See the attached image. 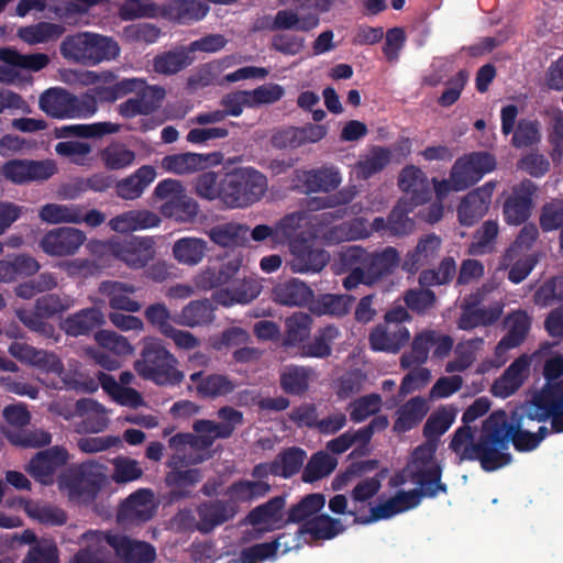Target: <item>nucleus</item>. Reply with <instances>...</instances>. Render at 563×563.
Instances as JSON below:
<instances>
[{
  "label": "nucleus",
  "mask_w": 563,
  "mask_h": 563,
  "mask_svg": "<svg viewBox=\"0 0 563 563\" xmlns=\"http://www.w3.org/2000/svg\"><path fill=\"white\" fill-rule=\"evenodd\" d=\"M419 505L418 496L412 490H398L386 501L372 506L368 516L361 515L358 509H354V523H371L389 519L398 514L413 509Z\"/></svg>",
  "instance_id": "a211bd4d"
},
{
  "label": "nucleus",
  "mask_w": 563,
  "mask_h": 563,
  "mask_svg": "<svg viewBox=\"0 0 563 563\" xmlns=\"http://www.w3.org/2000/svg\"><path fill=\"white\" fill-rule=\"evenodd\" d=\"M38 218L48 224H78L82 221V208L79 205L46 203L40 208Z\"/></svg>",
  "instance_id": "49530a36"
},
{
  "label": "nucleus",
  "mask_w": 563,
  "mask_h": 563,
  "mask_svg": "<svg viewBox=\"0 0 563 563\" xmlns=\"http://www.w3.org/2000/svg\"><path fill=\"white\" fill-rule=\"evenodd\" d=\"M136 158L135 152L122 143H111L100 152V159L106 168L117 170L133 165Z\"/></svg>",
  "instance_id": "bf43d9fd"
},
{
  "label": "nucleus",
  "mask_w": 563,
  "mask_h": 563,
  "mask_svg": "<svg viewBox=\"0 0 563 563\" xmlns=\"http://www.w3.org/2000/svg\"><path fill=\"white\" fill-rule=\"evenodd\" d=\"M161 217L147 209H132L111 218L109 228L118 233L143 231L159 227Z\"/></svg>",
  "instance_id": "bb28decb"
},
{
  "label": "nucleus",
  "mask_w": 563,
  "mask_h": 563,
  "mask_svg": "<svg viewBox=\"0 0 563 563\" xmlns=\"http://www.w3.org/2000/svg\"><path fill=\"white\" fill-rule=\"evenodd\" d=\"M170 445L176 450V454L173 456L170 464L175 468V472L169 474L168 481L181 485L195 484L200 479L198 470L190 468L181 471L179 467L183 465V459L185 454L194 449L192 435L190 434H178L170 439Z\"/></svg>",
  "instance_id": "473e14b6"
},
{
  "label": "nucleus",
  "mask_w": 563,
  "mask_h": 563,
  "mask_svg": "<svg viewBox=\"0 0 563 563\" xmlns=\"http://www.w3.org/2000/svg\"><path fill=\"white\" fill-rule=\"evenodd\" d=\"M536 191L537 186L530 179L521 180L514 188L512 195L504 203V218L508 224L519 225L529 219Z\"/></svg>",
  "instance_id": "412c9836"
},
{
  "label": "nucleus",
  "mask_w": 563,
  "mask_h": 563,
  "mask_svg": "<svg viewBox=\"0 0 563 563\" xmlns=\"http://www.w3.org/2000/svg\"><path fill=\"white\" fill-rule=\"evenodd\" d=\"M208 252V242L196 236H186L174 242L173 257L181 265H199Z\"/></svg>",
  "instance_id": "ea45409f"
},
{
  "label": "nucleus",
  "mask_w": 563,
  "mask_h": 563,
  "mask_svg": "<svg viewBox=\"0 0 563 563\" xmlns=\"http://www.w3.org/2000/svg\"><path fill=\"white\" fill-rule=\"evenodd\" d=\"M442 240L434 233L419 239L416 247L404 260L402 269L416 274L423 266L430 265L439 255Z\"/></svg>",
  "instance_id": "c85d7f7f"
},
{
  "label": "nucleus",
  "mask_w": 563,
  "mask_h": 563,
  "mask_svg": "<svg viewBox=\"0 0 563 563\" xmlns=\"http://www.w3.org/2000/svg\"><path fill=\"white\" fill-rule=\"evenodd\" d=\"M18 501L26 516L41 525L62 526L67 520L64 510L48 503L25 498H20Z\"/></svg>",
  "instance_id": "a19ab883"
},
{
  "label": "nucleus",
  "mask_w": 563,
  "mask_h": 563,
  "mask_svg": "<svg viewBox=\"0 0 563 563\" xmlns=\"http://www.w3.org/2000/svg\"><path fill=\"white\" fill-rule=\"evenodd\" d=\"M68 460L67 452L59 446L37 453L26 465V472L38 483L49 485L54 481L55 472Z\"/></svg>",
  "instance_id": "393cba45"
},
{
  "label": "nucleus",
  "mask_w": 563,
  "mask_h": 563,
  "mask_svg": "<svg viewBox=\"0 0 563 563\" xmlns=\"http://www.w3.org/2000/svg\"><path fill=\"white\" fill-rule=\"evenodd\" d=\"M40 108L54 118H71V95L63 89H48L40 97Z\"/></svg>",
  "instance_id": "3c124183"
},
{
  "label": "nucleus",
  "mask_w": 563,
  "mask_h": 563,
  "mask_svg": "<svg viewBox=\"0 0 563 563\" xmlns=\"http://www.w3.org/2000/svg\"><path fill=\"white\" fill-rule=\"evenodd\" d=\"M343 530L344 527L340 520L332 519L327 515L318 516L309 519L295 536H289L291 542H285V549L282 552L287 553L294 549H298L301 547L302 542L310 543L312 541L333 539Z\"/></svg>",
  "instance_id": "f3484780"
},
{
  "label": "nucleus",
  "mask_w": 563,
  "mask_h": 563,
  "mask_svg": "<svg viewBox=\"0 0 563 563\" xmlns=\"http://www.w3.org/2000/svg\"><path fill=\"white\" fill-rule=\"evenodd\" d=\"M108 483L107 467L98 461H87L78 468L77 477L70 481L64 476L59 489L70 499L89 501Z\"/></svg>",
  "instance_id": "9b49d317"
},
{
  "label": "nucleus",
  "mask_w": 563,
  "mask_h": 563,
  "mask_svg": "<svg viewBox=\"0 0 563 563\" xmlns=\"http://www.w3.org/2000/svg\"><path fill=\"white\" fill-rule=\"evenodd\" d=\"M195 60L187 47H181L157 56L154 59V69L157 73L170 75L189 66Z\"/></svg>",
  "instance_id": "052dcab7"
},
{
  "label": "nucleus",
  "mask_w": 563,
  "mask_h": 563,
  "mask_svg": "<svg viewBox=\"0 0 563 563\" xmlns=\"http://www.w3.org/2000/svg\"><path fill=\"white\" fill-rule=\"evenodd\" d=\"M496 181L489 180L470 191L457 207V217L462 225L472 227L488 211Z\"/></svg>",
  "instance_id": "6ab92c4d"
},
{
  "label": "nucleus",
  "mask_w": 563,
  "mask_h": 563,
  "mask_svg": "<svg viewBox=\"0 0 563 563\" xmlns=\"http://www.w3.org/2000/svg\"><path fill=\"white\" fill-rule=\"evenodd\" d=\"M455 410L452 408L442 407L431 413L423 426V437L429 442L439 441L440 437L444 434L455 420Z\"/></svg>",
  "instance_id": "6e6d98bb"
},
{
  "label": "nucleus",
  "mask_w": 563,
  "mask_h": 563,
  "mask_svg": "<svg viewBox=\"0 0 563 563\" xmlns=\"http://www.w3.org/2000/svg\"><path fill=\"white\" fill-rule=\"evenodd\" d=\"M416 207L410 201L399 200L388 214L389 236H404L415 230V221L408 217L412 208Z\"/></svg>",
  "instance_id": "4d7b16f0"
},
{
  "label": "nucleus",
  "mask_w": 563,
  "mask_h": 563,
  "mask_svg": "<svg viewBox=\"0 0 563 563\" xmlns=\"http://www.w3.org/2000/svg\"><path fill=\"white\" fill-rule=\"evenodd\" d=\"M399 253L393 246L382 252L368 253L361 246L354 245V287L358 284L372 285L384 276L389 275L398 266Z\"/></svg>",
  "instance_id": "6e6552de"
},
{
  "label": "nucleus",
  "mask_w": 563,
  "mask_h": 563,
  "mask_svg": "<svg viewBox=\"0 0 563 563\" xmlns=\"http://www.w3.org/2000/svg\"><path fill=\"white\" fill-rule=\"evenodd\" d=\"M336 460L324 452H318L311 456L302 473L306 483H313L330 475L336 467Z\"/></svg>",
  "instance_id": "0e129e2a"
},
{
  "label": "nucleus",
  "mask_w": 563,
  "mask_h": 563,
  "mask_svg": "<svg viewBox=\"0 0 563 563\" xmlns=\"http://www.w3.org/2000/svg\"><path fill=\"white\" fill-rule=\"evenodd\" d=\"M543 376L545 384L536 390L528 400L544 397L556 406V412L563 415V355L556 354L544 362Z\"/></svg>",
  "instance_id": "4be33fe9"
},
{
  "label": "nucleus",
  "mask_w": 563,
  "mask_h": 563,
  "mask_svg": "<svg viewBox=\"0 0 563 563\" xmlns=\"http://www.w3.org/2000/svg\"><path fill=\"white\" fill-rule=\"evenodd\" d=\"M91 253L109 249L111 253L132 268H142L154 257V241L148 236H132L123 242L111 241L106 244L92 240L87 244Z\"/></svg>",
  "instance_id": "f8f14e48"
},
{
  "label": "nucleus",
  "mask_w": 563,
  "mask_h": 563,
  "mask_svg": "<svg viewBox=\"0 0 563 563\" xmlns=\"http://www.w3.org/2000/svg\"><path fill=\"white\" fill-rule=\"evenodd\" d=\"M56 170V164L51 159H11L0 167L1 175L15 185L44 181L51 178Z\"/></svg>",
  "instance_id": "4468645a"
},
{
  "label": "nucleus",
  "mask_w": 563,
  "mask_h": 563,
  "mask_svg": "<svg viewBox=\"0 0 563 563\" xmlns=\"http://www.w3.org/2000/svg\"><path fill=\"white\" fill-rule=\"evenodd\" d=\"M214 319V307L209 300L190 301L175 317V322L180 325L194 328L209 324Z\"/></svg>",
  "instance_id": "de8ad7c7"
},
{
  "label": "nucleus",
  "mask_w": 563,
  "mask_h": 563,
  "mask_svg": "<svg viewBox=\"0 0 563 563\" xmlns=\"http://www.w3.org/2000/svg\"><path fill=\"white\" fill-rule=\"evenodd\" d=\"M267 189L264 175L252 168H239L223 178L222 203L244 208L258 201Z\"/></svg>",
  "instance_id": "20e7f679"
},
{
  "label": "nucleus",
  "mask_w": 563,
  "mask_h": 563,
  "mask_svg": "<svg viewBox=\"0 0 563 563\" xmlns=\"http://www.w3.org/2000/svg\"><path fill=\"white\" fill-rule=\"evenodd\" d=\"M456 275V263L453 257H444L437 269H423L419 275L422 287L442 286L452 282Z\"/></svg>",
  "instance_id": "680f3d73"
},
{
  "label": "nucleus",
  "mask_w": 563,
  "mask_h": 563,
  "mask_svg": "<svg viewBox=\"0 0 563 563\" xmlns=\"http://www.w3.org/2000/svg\"><path fill=\"white\" fill-rule=\"evenodd\" d=\"M0 60L4 63L0 66V82H13L18 76V69L37 71L48 64V57L45 54L22 55L10 48L0 49Z\"/></svg>",
  "instance_id": "b1692460"
},
{
  "label": "nucleus",
  "mask_w": 563,
  "mask_h": 563,
  "mask_svg": "<svg viewBox=\"0 0 563 563\" xmlns=\"http://www.w3.org/2000/svg\"><path fill=\"white\" fill-rule=\"evenodd\" d=\"M112 474L111 479L117 484H126L135 482L143 475V468L139 461L119 455L111 461Z\"/></svg>",
  "instance_id": "69168bd1"
},
{
  "label": "nucleus",
  "mask_w": 563,
  "mask_h": 563,
  "mask_svg": "<svg viewBox=\"0 0 563 563\" xmlns=\"http://www.w3.org/2000/svg\"><path fill=\"white\" fill-rule=\"evenodd\" d=\"M87 241L86 233L74 227L48 230L40 240L41 250L49 256H71Z\"/></svg>",
  "instance_id": "2eb2a0df"
},
{
  "label": "nucleus",
  "mask_w": 563,
  "mask_h": 563,
  "mask_svg": "<svg viewBox=\"0 0 563 563\" xmlns=\"http://www.w3.org/2000/svg\"><path fill=\"white\" fill-rule=\"evenodd\" d=\"M410 340L405 325H377L369 334L372 350L398 353Z\"/></svg>",
  "instance_id": "2f4dec72"
},
{
  "label": "nucleus",
  "mask_w": 563,
  "mask_h": 563,
  "mask_svg": "<svg viewBox=\"0 0 563 563\" xmlns=\"http://www.w3.org/2000/svg\"><path fill=\"white\" fill-rule=\"evenodd\" d=\"M319 16L316 13L299 14L297 11L285 9L276 13L273 27L279 30H294L309 32L319 25Z\"/></svg>",
  "instance_id": "09e8293b"
},
{
  "label": "nucleus",
  "mask_w": 563,
  "mask_h": 563,
  "mask_svg": "<svg viewBox=\"0 0 563 563\" xmlns=\"http://www.w3.org/2000/svg\"><path fill=\"white\" fill-rule=\"evenodd\" d=\"M153 196L163 201L158 207L161 214L179 223H192L198 213L199 205L188 196L184 185L177 179H164L159 181Z\"/></svg>",
  "instance_id": "0eeeda50"
},
{
  "label": "nucleus",
  "mask_w": 563,
  "mask_h": 563,
  "mask_svg": "<svg viewBox=\"0 0 563 563\" xmlns=\"http://www.w3.org/2000/svg\"><path fill=\"white\" fill-rule=\"evenodd\" d=\"M285 345H297L308 338L311 330V318L303 312H296L285 321Z\"/></svg>",
  "instance_id": "338daca9"
},
{
  "label": "nucleus",
  "mask_w": 563,
  "mask_h": 563,
  "mask_svg": "<svg viewBox=\"0 0 563 563\" xmlns=\"http://www.w3.org/2000/svg\"><path fill=\"white\" fill-rule=\"evenodd\" d=\"M10 354L16 360L30 364L42 373L53 374L58 377V382L52 383L55 388H77L80 382L65 372V367L60 358L52 352L36 350L31 345L14 342L9 347Z\"/></svg>",
  "instance_id": "9d476101"
},
{
  "label": "nucleus",
  "mask_w": 563,
  "mask_h": 563,
  "mask_svg": "<svg viewBox=\"0 0 563 563\" xmlns=\"http://www.w3.org/2000/svg\"><path fill=\"white\" fill-rule=\"evenodd\" d=\"M289 536H280L272 543H261L249 549H245L239 560H231L228 563H263L266 560L274 559L278 552L285 549V542L288 541Z\"/></svg>",
  "instance_id": "864d4df0"
},
{
  "label": "nucleus",
  "mask_w": 563,
  "mask_h": 563,
  "mask_svg": "<svg viewBox=\"0 0 563 563\" xmlns=\"http://www.w3.org/2000/svg\"><path fill=\"white\" fill-rule=\"evenodd\" d=\"M148 87L141 78H128L111 87H97L96 93L100 101L112 102L130 93L137 95Z\"/></svg>",
  "instance_id": "13d9d810"
},
{
  "label": "nucleus",
  "mask_w": 563,
  "mask_h": 563,
  "mask_svg": "<svg viewBox=\"0 0 563 563\" xmlns=\"http://www.w3.org/2000/svg\"><path fill=\"white\" fill-rule=\"evenodd\" d=\"M71 306L73 300L69 298L47 295L37 299L36 312L34 314L23 310H18L16 314L29 329L51 338L53 336L54 328L46 323L43 318L52 317L55 313L69 309Z\"/></svg>",
  "instance_id": "dca6fc26"
},
{
  "label": "nucleus",
  "mask_w": 563,
  "mask_h": 563,
  "mask_svg": "<svg viewBox=\"0 0 563 563\" xmlns=\"http://www.w3.org/2000/svg\"><path fill=\"white\" fill-rule=\"evenodd\" d=\"M99 380L102 389L119 405L137 408L144 405L139 391L131 387L122 386L112 376L100 374Z\"/></svg>",
  "instance_id": "8fccbe9b"
},
{
  "label": "nucleus",
  "mask_w": 563,
  "mask_h": 563,
  "mask_svg": "<svg viewBox=\"0 0 563 563\" xmlns=\"http://www.w3.org/2000/svg\"><path fill=\"white\" fill-rule=\"evenodd\" d=\"M104 323V316L100 309H84L62 322V329L73 336L84 335L93 328Z\"/></svg>",
  "instance_id": "a18cd8bd"
},
{
  "label": "nucleus",
  "mask_w": 563,
  "mask_h": 563,
  "mask_svg": "<svg viewBox=\"0 0 563 563\" xmlns=\"http://www.w3.org/2000/svg\"><path fill=\"white\" fill-rule=\"evenodd\" d=\"M77 416L82 418V430L99 433L109 424V411L93 399H80L76 402Z\"/></svg>",
  "instance_id": "79ce46f5"
},
{
  "label": "nucleus",
  "mask_w": 563,
  "mask_h": 563,
  "mask_svg": "<svg viewBox=\"0 0 563 563\" xmlns=\"http://www.w3.org/2000/svg\"><path fill=\"white\" fill-rule=\"evenodd\" d=\"M399 188L410 195V202L420 206L431 199V190L426 174L415 165L402 168L398 176Z\"/></svg>",
  "instance_id": "c756f323"
},
{
  "label": "nucleus",
  "mask_w": 563,
  "mask_h": 563,
  "mask_svg": "<svg viewBox=\"0 0 563 563\" xmlns=\"http://www.w3.org/2000/svg\"><path fill=\"white\" fill-rule=\"evenodd\" d=\"M495 168L496 158L493 154L483 151L472 152L454 162L451 176L457 189L466 190Z\"/></svg>",
  "instance_id": "ddd939ff"
},
{
  "label": "nucleus",
  "mask_w": 563,
  "mask_h": 563,
  "mask_svg": "<svg viewBox=\"0 0 563 563\" xmlns=\"http://www.w3.org/2000/svg\"><path fill=\"white\" fill-rule=\"evenodd\" d=\"M62 54L76 62L98 64L115 58L120 48L112 38L96 33H78L62 43Z\"/></svg>",
  "instance_id": "423d86ee"
},
{
  "label": "nucleus",
  "mask_w": 563,
  "mask_h": 563,
  "mask_svg": "<svg viewBox=\"0 0 563 563\" xmlns=\"http://www.w3.org/2000/svg\"><path fill=\"white\" fill-rule=\"evenodd\" d=\"M453 339L437 330L427 329L415 334L410 350L400 356V367L412 368L424 364L432 351V357L443 360L453 349Z\"/></svg>",
  "instance_id": "1a4fd4ad"
},
{
  "label": "nucleus",
  "mask_w": 563,
  "mask_h": 563,
  "mask_svg": "<svg viewBox=\"0 0 563 563\" xmlns=\"http://www.w3.org/2000/svg\"><path fill=\"white\" fill-rule=\"evenodd\" d=\"M556 406L543 396L526 400L511 411L510 417L504 410L493 411L482 423L477 441H474L472 427H459L452 434L449 449L463 461H478L486 472L497 471L508 465L512 456L506 451L511 442L518 452L536 450L549 434L545 426L531 432V422L551 421L555 433L563 432V415L556 412Z\"/></svg>",
  "instance_id": "f257e3e1"
},
{
  "label": "nucleus",
  "mask_w": 563,
  "mask_h": 563,
  "mask_svg": "<svg viewBox=\"0 0 563 563\" xmlns=\"http://www.w3.org/2000/svg\"><path fill=\"white\" fill-rule=\"evenodd\" d=\"M506 323L508 331L496 345L497 355L523 343L531 328V318L527 311L516 310L507 316Z\"/></svg>",
  "instance_id": "72a5a7b5"
},
{
  "label": "nucleus",
  "mask_w": 563,
  "mask_h": 563,
  "mask_svg": "<svg viewBox=\"0 0 563 563\" xmlns=\"http://www.w3.org/2000/svg\"><path fill=\"white\" fill-rule=\"evenodd\" d=\"M220 162L221 155L219 153L199 154L187 152L166 155L161 159L159 166L166 173L187 175L218 165Z\"/></svg>",
  "instance_id": "5701e85b"
},
{
  "label": "nucleus",
  "mask_w": 563,
  "mask_h": 563,
  "mask_svg": "<svg viewBox=\"0 0 563 563\" xmlns=\"http://www.w3.org/2000/svg\"><path fill=\"white\" fill-rule=\"evenodd\" d=\"M210 240L220 246H238L247 241L249 228L239 223H221L208 231Z\"/></svg>",
  "instance_id": "603ef678"
},
{
  "label": "nucleus",
  "mask_w": 563,
  "mask_h": 563,
  "mask_svg": "<svg viewBox=\"0 0 563 563\" xmlns=\"http://www.w3.org/2000/svg\"><path fill=\"white\" fill-rule=\"evenodd\" d=\"M134 369L145 378L156 384H174L183 378L176 368L175 357L165 349L157 339L144 340V347L141 357L135 361Z\"/></svg>",
  "instance_id": "39448f33"
},
{
  "label": "nucleus",
  "mask_w": 563,
  "mask_h": 563,
  "mask_svg": "<svg viewBox=\"0 0 563 563\" xmlns=\"http://www.w3.org/2000/svg\"><path fill=\"white\" fill-rule=\"evenodd\" d=\"M208 12L209 7L198 0H175L164 8L143 0H126L121 7L124 19L165 18L181 24L202 20Z\"/></svg>",
  "instance_id": "7ed1b4c3"
},
{
  "label": "nucleus",
  "mask_w": 563,
  "mask_h": 563,
  "mask_svg": "<svg viewBox=\"0 0 563 563\" xmlns=\"http://www.w3.org/2000/svg\"><path fill=\"white\" fill-rule=\"evenodd\" d=\"M305 459L306 452L303 450L291 448L283 452L274 463L257 465L253 471V475L255 477H264L271 473L289 477L301 468Z\"/></svg>",
  "instance_id": "c9c22d12"
},
{
  "label": "nucleus",
  "mask_w": 563,
  "mask_h": 563,
  "mask_svg": "<svg viewBox=\"0 0 563 563\" xmlns=\"http://www.w3.org/2000/svg\"><path fill=\"white\" fill-rule=\"evenodd\" d=\"M165 97V90L158 86H152L119 104V113L124 118L148 114L153 112Z\"/></svg>",
  "instance_id": "f704fd0d"
},
{
  "label": "nucleus",
  "mask_w": 563,
  "mask_h": 563,
  "mask_svg": "<svg viewBox=\"0 0 563 563\" xmlns=\"http://www.w3.org/2000/svg\"><path fill=\"white\" fill-rule=\"evenodd\" d=\"M428 411L429 406L423 397H412L398 409L394 430L397 432L410 431L424 419Z\"/></svg>",
  "instance_id": "c03bdc74"
},
{
  "label": "nucleus",
  "mask_w": 563,
  "mask_h": 563,
  "mask_svg": "<svg viewBox=\"0 0 563 563\" xmlns=\"http://www.w3.org/2000/svg\"><path fill=\"white\" fill-rule=\"evenodd\" d=\"M393 159V152L389 147L373 145L367 154L362 155L354 165L358 179L367 180L382 173Z\"/></svg>",
  "instance_id": "58836bf2"
},
{
  "label": "nucleus",
  "mask_w": 563,
  "mask_h": 563,
  "mask_svg": "<svg viewBox=\"0 0 563 563\" xmlns=\"http://www.w3.org/2000/svg\"><path fill=\"white\" fill-rule=\"evenodd\" d=\"M156 176L157 173L153 166L143 165L133 174L119 180L115 186V192L121 199L135 200L143 195Z\"/></svg>",
  "instance_id": "e433bc0d"
},
{
  "label": "nucleus",
  "mask_w": 563,
  "mask_h": 563,
  "mask_svg": "<svg viewBox=\"0 0 563 563\" xmlns=\"http://www.w3.org/2000/svg\"><path fill=\"white\" fill-rule=\"evenodd\" d=\"M136 287L122 282H104L100 285V292L109 298V305L115 310L137 312L141 303L132 298Z\"/></svg>",
  "instance_id": "4c0bfd02"
},
{
  "label": "nucleus",
  "mask_w": 563,
  "mask_h": 563,
  "mask_svg": "<svg viewBox=\"0 0 563 563\" xmlns=\"http://www.w3.org/2000/svg\"><path fill=\"white\" fill-rule=\"evenodd\" d=\"M529 366L530 361L526 355L517 357L503 375L494 382L492 386L493 394L501 398L514 395L523 385Z\"/></svg>",
  "instance_id": "7c9ffc66"
},
{
  "label": "nucleus",
  "mask_w": 563,
  "mask_h": 563,
  "mask_svg": "<svg viewBox=\"0 0 563 563\" xmlns=\"http://www.w3.org/2000/svg\"><path fill=\"white\" fill-rule=\"evenodd\" d=\"M235 514V508L232 505H222L214 503L210 505H203L198 509L199 520L196 521L191 510L180 511L176 521L185 529L196 527L198 530L208 532L216 526L227 521Z\"/></svg>",
  "instance_id": "aec40b11"
},
{
  "label": "nucleus",
  "mask_w": 563,
  "mask_h": 563,
  "mask_svg": "<svg viewBox=\"0 0 563 563\" xmlns=\"http://www.w3.org/2000/svg\"><path fill=\"white\" fill-rule=\"evenodd\" d=\"M155 509L154 496L147 489H140L122 505L119 518L122 520H148Z\"/></svg>",
  "instance_id": "37998d69"
},
{
  "label": "nucleus",
  "mask_w": 563,
  "mask_h": 563,
  "mask_svg": "<svg viewBox=\"0 0 563 563\" xmlns=\"http://www.w3.org/2000/svg\"><path fill=\"white\" fill-rule=\"evenodd\" d=\"M539 224L543 232L563 228V198H553L545 202L539 214Z\"/></svg>",
  "instance_id": "774afa93"
},
{
  "label": "nucleus",
  "mask_w": 563,
  "mask_h": 563,
  "mask_svg": "<svg viewBox=\"0 0 563 563\" xmlns=\"http://www.w3.org/2000/svg\"><path fill=\"white\" fill-rule=\"evenodd\" d=\"M284 508V498H273L251 511L249 515V521L258 532H268L280 529L287 521Z\"/></svg>",
  "instance_id": "cd10ccee"
},
{
  "label": "nucleus",
  "mask_w": 563,
  "mask_h": 563,
  "mask_svg": "<svg viewBox=\"0 0 563 563\" xmlns=\"http://www.w3.org/2000/svg\"><path fill=\"white\" fill-rule=\"evenodd\" d=\"M64 33L62 25L42 22L19 30V36L25 43L34 45L56 41Z\"/></svg>",
  "instance_id": "e2e57ef3"
},
{
  "label": "nucleus",
  "mask_w": 563,
  "mask_h": 563,
  "mask_svg": "<svg viewBox=\"0 0 563 563\" xmlns=\"http://www.w3.org/2000/svg\"><path fill=\"white\" fill-rule=\"evenodd\" d=\"M106 544L111 545L117 555L126 563H151L156 558L155 549L147 542L90 531L82 536V549L74 556L73 563H106Z\"/></svg>",
  "instance_id": "f03ea898"
},
{
  "label": "nucleus",
  "mask_w": 563,
  "mask_h": 563,
  "mask_svg": "<svg viewBox=\"0 0 563 563\" xmlns=\"http://www.w3.org/2000/svg\"><path fill=\"white\" fill-rule=\"evenodd\" d=\"M275 299L286 306H301L311 298V290L308 286L299 280L292 279L282 283L275 287Z\"/></svg>",
  "instance_id": "5fc2aeb1"
},
{
  "label": "nucleus",
  "mask_w": 563,
  "mask_h": 563,
  "mask_svg": "<svg viewBox=\"0 0 563 563\" xmlns=\"http://www.w3.org/2000/svg\"><path fill=\"white\" fill-rule=\"evenodd\" d=\"M292 260L291 269L296 273H318L328 263L329 256L308 240H292L290 242Z\"/></svg>",
  "instance_id": "a878e982"
}]
</instances>
